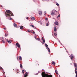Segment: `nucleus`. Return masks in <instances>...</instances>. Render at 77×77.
Returning a JSON list of instances; mask_svg holds the SVG:
<instances>
[{
	"label": "nucleus",
	"instance_id": "obj_1",
	"mask_svg": "<svg viewBox=\"0 0 77 77\" xmlns=\"http://www.w3.org/2000/svg\"><path fill=\"white\" fill-rule=\"evenodd\" d=\"M5 14L7 17H10L13 15L12 12L10 10H6Z\"/></svg>",
	"mask_w": 77,
	"mask_h": 77
},
{
	"label": "nucleus",
	"instance_id": "obj_2",
	"mask_svg": "<svg viewBox=\"0 0 77 77\" xmlns=\"http://www.w3.org/2000/svg\"><path fill=\"white\" fill-rule=\"evenodd\" d=\"M42 76V77H52L53 75H48L45 74V72H42L41 74Z\"/></svg>",
	"mask_w": 77,
	"mask_h": 77
},
{
	"label": "nucleus",
	"instance_id": "obj_3",
	"mask_svg": "<svg viewBox=\"0 0 77 77\" xmlns=\"http://www.w3.org/2000/svg\"><path fill=\"white\" fill-rule=\"evenodd\" d=\"M51 15H56L57 14V11L55 10H54L51 12Z\"/></svg>",
	"mask_w": 77,
	"mask_h": 77
},
{
	"label": "nucleus",
	"instance_id": "obj_4",
	"mask_svg": "<svg viewBox=\"0 0 77 77\" xmlns=\"http://www.w3.org/2000/svg\"><path fill=\"white\" fill-rule=\"evenodd\" d=\"M45 45L47 48H48L47 49V50L49 52H50V49L48 48V45H47V44H45Z\"/></svg>",
	"mask_w": 77,
	"mask_h": 77
},
{
	"label": "nucleus",
	"instance_id": "obj_5",
	"mask_svg": "<svg viewBox=\"0 0 77 77\" xmlns=\"http://www.w3.org/2000/svg\"><path fill=\"white\" fill-rule=\"evenodd\" d=\"M70 58L71 59H73L74 58V56L72 54H71V55L70 56Z\"/></svg>",
	"mask_w": 77,
	"mask_h": 77
},
{
	"label": "nucleus",
	"instance_id": "obj_6",
	"mask_svg": "<svg viewBox=\"0 0 77 77\" xmlns=\"http://www.w3.org/2000/svg\"><path fill=\"white\" fill-rule=\"evenodd\" d=\"M16 45L18 48H20V45H19L18 43H16Z\"/></svg>",
	"mask_w": 77,
	"mask_h": 77
},
{
	"label": "nucleus",
	"instance_id": "obj_7",
	"mask_svg": "<svg viewBox=\"0 0 77 77\" xmlns=\"http://www.w3.org/2000/svg\"><path fill=\"white\" fill-rule=\"evenodd\" d=\"M24 77H27L28 76V73L26 72L24 75Z\"/></svg>",
	"mask_w": 77,
	"mask_h": 77
},
{
	"label": "nucleus",
	"instance_id": "obj_8",
	"mask_svg": "<svg viewBox=\"0 0 77 77\" xmlns=\"http://www.w3.org/2000/svg\"><path fill=\"white\" fill-rule=\"evenodd\" d=\"M77 68H75V73L76 74V77H77Z\"/></svg>",
	"mask_w": 77,
	"mask_h": 77
},
{
	"label": "nucleus",
	"instance_id": "obj_9",
	"mask_svg": "<svg viewBox=\"0 0 77 77\" xmlns=\"http://www.w3.org/2000/svg\"><path fill=\"white\" fill-rule=\"evenodd\" d=\"M38 14L39 15H41L42 14V11H39L38 12Z\"/></svg>",
	"mask_w": 77,
	"mask_h": 77
},
{
	"label": "nucleus",
	"instance_id": "obj_10",
	"mask_svg": "<svg viewBox=\"0 0 77 77\" xmlns=\"http://www.w3.org/2000/svg\"><path fill=\"white\" fill-rule=\"evenodd\" d=\"M55 24L57 25L56 27H57V25L59 24V23L57 21L55 22Z\"/></svg>",
	"mask_w": 77,
	"mask_h": 77
},
{
	"label": "nucleus",
	"instance_id": "obj_11",
	"mask_svg": "<svg viewBox=\"0 0 77 77\" xmlns=\"http://www.w3.org/2000/svg\"><path fill=\"white\" fill-rule=\"evenodd\" d=\"M31 18L32 20H33V21H34V20H35V18L34 17H31Z\"/></svg>",
	"mask_w": 77,
	"mask_h": 77
},
{
	"label": "nucleus",
	"instance_id": "obj_12",
	"mask_svg": "<svg viewBox=\"0 0 77 77\" xmlns=\"http://www.w3.org/2000/svg\"><path fill=\"white\" fill-rule=\"evenodd\" d=\"M74 66H75V68H77V64L75 63H74Z\"/></svg>",
	"mask_w": 77,
	"mask_h": 77
},
{
	"label": "nucleus",
	"instance_id": "obj_13",
	"mask_svg": "<svg viewBox=\"0 0 77 77\" xmlns=\"http://www.w3.org/2000/svg\"><path fill=\"white\" fill-rule=\"evenodd\" d=\"M14 27H17L18 26H17V25L15 23L14 24Z\"/></svg>",
	"mask_w": 77,
	"mask_h": 77
},
{
	"label": "nucleus",
	"instance_id": "obj_14",
	"mask_svg": "<svg viewBox=\"0 0 77 77\" xmlns=\"http://www.w3.org/2000/svg\"><path fill=\"white\" fill-rule=\"evenodd\" d=\"M52 64H53V65H55V64H56V62L54 61H52Z\"/></svg>",
	"mask_w": 77,
	"mask_h": 77
},
{
	"label": "nucleus",
	"instance_id": "obj_15",
	"mask_svg": "<svg viewBox=\"0 0 77 77\" xmlns=\"http://www.w3.org/2000/svg\"><path fill=\"white\" fill-rule=\"evenodd\" d=\"M57 30V29H56V27L55 26L54 29V32H56Z\"/></svg>",
	"mask_w": 77,
	"mask_h": 77
},
{
	"label": "nucleus",
	"instance_id": "obj_16",
	"mask_svg": "<svg viewBox=\"0 0 77 77\" xmlns=\"http://www.w3.org/2000/svg\"><path fill=\"white\" fill-rule=\"evenodd\" d=\"M19 59L20 60H22V58H21V57H19Z\"/></svg>",
	"mask_w": 77,
	"mask_h": 77
},
{
	"label": "nucleus",
	"instance_id": "obj_17",
	"mask_svg": "<svg viewBox=\"0 0 77 77\" xmlns=\"http://www.w3.org/2000/svg\"><path fill=\"white\" fill-rule=\"evenodd\" d=\"M22 72L23 74H24V72H25V71H24V70H22Z\"/></svg>",
	"mask_w": 77,
	"mask_h": 77
},
{
	"label": "nucleus",
	"instance_id": "obj_18",
	"mask_svg": "<svg viewBox=\"0 0 77 77\" xmlns=\"http://www.w3.org/2000/svg\"><path fill=\"white\" fill-rule=\"evenodd\" d=\"M23 29V26H20V29L22 30Z\"/></svg>",
	"mask_w": 77,
	"mask_h": 77
},
{
	"label": "nucleus",
	"instance_id": "obj_19",
	"mask_svg": "<svg viewBox=\"0 0 77 77\" xmlns=\"http://www.w3.org/2000/svg\"><path fill=\"white\" fill-rule=\"evenodd\" d=\"M20 66L21 68H23V66L22 65V64H20Z\"/></svg>",
	"mask_w": 77,
	"mask_h": 77
},
{
	"label": "nucleus",
	"instance_id": "obj_20",
	"mask_svg": "<svg viewBox=\"0 0 77 77\" xmlns=\"http://www.w3.org/2000/svg\"><path fill=\"white\" fill-rule=\"evenodd\" d=\"M8 43H9V44H11V43L12 42L11 41L9 40L8 41Z\"/></svg>",
	"mask_w": 77,
	"mask_h": 77
},
{
	"label": "nucleus",
	"instance_id": "obj_21",
	"mask_svg": "<svg viewBox=\"0 0 77 77\" xmlns=\"http://www.w3.org/2000/svg\"><path fill=\"white\" fill-rule=\"evenodd\" d=\"M44 43H45V40H43L42 44H44Z\"/></svg>",
	"mask_w": 77,
	"mask_h": 77
},
{
	"label": "nucleus",
	"instance_id": "obj_22",
	"mask_svg": "<svg viewBox=\"0 0 77 77\" xmlns=\"http://www.w3.org/2000/svg\"><path fill=\"white\" fill-rule=\"evenodd\" d=\"M55 72L56 74H58V72H57V70H55Z\"/></svg>",
	"mask_w": 77,
	"mask_h": 77
},
{
	"label": "nucleus",
	"instance_id": "obj_23",
	"mask_svg": "<svg viewBox=\"0 0 77 77\" xmlns=\"http://www.w3.org/2000/svg\"><path fill=\"white\" fill-rule=\"evenodd\" d=\"M9 19L10 20H12V18H11V17H10L9 18Z\"/></svg>",
	"mask_w": 77,
	"mask_h": 77
},
{
	"label": "nucleus",
	"instance_id": "obj_24",
	"mask_svg": "<svg viewBox=\"0 0 77 77\" xmlns=\"http://www.w3.org/2000/svg\"><path fill=\"white\" fill-rule=\"evenodd\" d=\"M54 36H56V35H57V34L56 33H54Z\"/></svg>",
	"mask_w": 77,
	"mask_h": 77
},
{
	"label": "nucleus",
	"instance_id": "obj_25",
	"mask_svg": "<svg viewBox=\"0 0 77 77\" xmlns=\"http://www.w3.org/2000/svg\"><path fill=\"white\" fill-rule=\"evenodd\" d=\"M30 26L31 27H34V26H33L32 24Z\"/></svg>",
	"mask_w": 77,
	"mask_h": 77
},
{
	"label": "nucleus",
	"instance_id": "obj_26",
	"mask_svg": "<svg viewBox=\"0 0 77 77\" xmlns=\"http://www.w3.org/2000/svg\"><path fill=\"white\" fill-rule=\"evenodd\" d=\"M8 41V39H5V42H7Z\"/></svg>",
	"mask_w": 77,
	"mask_h": 77
},
{
	"label": "nucleus",
	"instance_id": "obj_27",
	"mask_svg": "<svg viewBox=\"0 0 77 77\" xmlns=\"http://www.w3.org/2000/svg\"><path fill=\"white\" fill-rule=\"evenodd\" d=\"M56 5L57 6H59V4H58V3H57L56 4Z\"/></svg>",
	"mask_w": 77,
	"mask_h": 77
},
{
	"label": "nucleus",
	"instance_id": "obj_28",
	"mask_svg": "<svg viewBox=\"0 0 77 77\" xmlns=\"http://www.w3.org/2000/svg\"><path fill=\"white\" fill-rule=\"evenodd\" d=\"M36 40H37V41H40V39L37 38V39H36Z\"/></svg>",
	"mask_w": 77,
	"mask_h": 77
},
{
	"label": "nucleus",
	"instance_id": "obj_29",
	"mask_svg": "<svg viewBox=\"0 0 77 77\" xmlns=\"http://www.w3.org/2000/svg\"><path fill=\"white\" fill-rule=\"evenodd\" d=\"M37 37V36H35V37H34V38H35V39H37V38L36 37Z\"/></svg>",
	"mask_w": 77,
	"mask_h": 77
},
{
	"label": "nucleus",
	"instance_id": "obj_30",
	"mask_svg": "<svg viewBox=\"0 0 77 77\" xmlns=\"http://www.w3.org/2000/svg\"><path fill=\"white\" fill-rule=\"evenodd\" d=\"M48 26V23H47L46 24V26Z\"/></svg>",
	"mask_w": 77,
	"mask_h": 77
},
{
	"label": "nucleus",
	"instance_id": "obj_31",
	"mask_svg": "<svg viewBox=\"0 0 77 77\" xmlns=\"http://www.w3.org/2000/svg\"><path fill=\"white\" fill-rule=\"evenodd\" d=\"M31 32V31L28 30V33H30Z\"/></svg>",
	"mask_w": 77,
	"mask_h": 77
},
{
	"label": "nucleus",
	"instance_id": "obj_32",
	"mask_svg": "<svg viewBox=\"0 0 77 77\" xmlns=\"http://www.w3.org/2000/svg\"><path fill=\"white\" fill-rule=\"evenodd\" d=\"M8 36V34H5V36L6 37V36Z\"/></svg>",
	"mask_w": 77,
	"mask_h": 77
},
{
	"label": "nucleus",
	"instance_id": "obj_33",
	"mask_svg": "<svg viewBox=\"0 0 77 77\" xmlns=\"http://www.w3.org/2000/svg\"><path fill=\"white\" fill-rule=\"evenodd\" d=\"M60 17V14L58 15V16L57 17V18H59V17Z\"/></svg>",
	"mask_w": 77,
	"mask_h": 77
},
{
	"label": "nucleus",
	"instance_id": "obj_34",
	"mask_svg": "<svg viewBox=\"0 0 77 77\" xmlns=\"http://www.w3.org/2000/svg\"><path fill=\"white\" fill-rule=\"evenodd\" d=\"M2 41L3 43H4L5 44V41L4 40H2Z\"/></svg>",
	"mask_w": 77,
	"mask_h": 77
},
{
	"label": "nucleus",
	"instance_id": "obj_35",
	"mask_svg": "<svg viewBox=\"0 0 77 77\" xmlns=\"http://www.w3.org/2000/svg\"><path fill=\"white\" fill-rule=\"evenodd\" d=\"M4 29L5 30H6V28H4Z\"/></svg>",
	"mask_w": 77,
	"mask_h": 77
},
{
	"label": "nucleus",
	"instance_id": "obj_36",
	"mask_svg": "<svg viewBox=\"0 0 77 77\" xmlns=\"http://www.w3.org/2000/svg\"><path fill=\"white\" fill-rule=\"evenodd\" d=\"M46 15H47V14L46 13H45L44 14L45 16H46Z\"/></svg>",
	"mask_w": 77,
	"mask_h": 77
},
{
	"label": "nucleus",
	"instance_id": "obj_37",
	"mask_svg": "<svg viewBox=\"0 0 77 77\" xmlns=\"http://www.w3.org/2000/svg\"><path fill=\"white\" fill-rule=\"evenodd\" d=\"M32 33H33V34H35V33L34 32H32Z\"/></svg>",
	"mask_w": 77,
	"mask_h": 77
},
{
	"label": "nucleus",
	"instance_id": "obj_38",
	"mask_svg": "<svg viewBox=\"0 0 77 77\" xmlns=\"http://www.w3.org/2000/svg\"><path fill=\"white\" fill-rule=\"evenodd\" d=\"M42 40H44V38H43V37H42Z\"/></svg>",
	"mask_w": 77,
	"mask_h": 77
},
{
	"label": "nucleus",
	"instance_id": "obj_39",
	"mask_svg": "<svg viewBox=\"0 0 77 77\" xmlns=\"http://www.w3.org/2000/svg\"><path fill=\"white\" fill-rule=\"evenodd\" d=\"M2 69V67H0V69Z\"/></svg>",
	"mask_w": 77,
	"mask_h": 77
},
{
	"label": "nucleus",
	"instance_id": "obj_40",
	"mask_svg": "<svg viewBox=\"0 0 77 77\" xmlns=\"http://www.w3.org/2000/svg\"><path fill=\"white\" fill-rule=\"evenodd\" d=\"M17 59H18V57H17Z\"/></svg>",
	"mask_w": 77,
	"mask_h": 77
},
{
	"label": "nucleus",
	"instance_id": "obj_41",
	"mask_svg": "<svg viewBox=\"0 0 77 77\" xmlns=\"http://www.w3.org/2000/svg\"><path fill=\"white\" fill-rule=\"evenodd\" d=\"M1 6L2 7V6L1 5Z\"/></svg>",
	"mask_w": 77,
	"mask_h": 77
},
{
	"label": "nucleus",
	"instance_id": "obj_42",
	"mask_svg": "<svg viewBox=\"0 0 77 77\" xmlns=\"http://www.w3.org/2000/svg\"><path fill=\"white\" fill-rule=\"evenodd\" d=\"M27 19H28V18H27Z\"/></svg>",
	"mask_w": 77,
	"mask_h": 77
}]
</instances>
